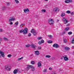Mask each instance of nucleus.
I'll return each mask as SVG.
<instances>
[{"mask_svg": "<svg viewBox=\"0 0 74 74\" xmlns=\"http://www.w3.org/2000/svg\"><path fill=\"white\" fill-rule=\"evenodd\" d=\"M31 68H32V71H34L35 70V68H34V67H33L32 66V67H31Z\"/></svg>", "mask_w": 74, "mask_h": 74, "instance_id": "obj_19", "label": "nucleus"}, {"mask_svg": "<svg viewBox=\"0 0 74 74\" xmlns=\"http://www.w3.org/2000/svg\"><path fill=\"white\" fill-rule=\"evenodd\" d=\"M69 25H70V24H67L66 25V26H69Z\"/></svg>", "mask_w": 74, "mask_h": 74, "instance_id": "obj_55", "label": "nucleus"}, {"mask_svg": "<svg viewBox=\"0 0 74 74\" xmlns=\"http://www.w3.org/2000/svg\"><path fill=\"white\" fill-rule=\"evenodd\" d=\"M42 38V37H38L37 38V39L40 40H41Z\"/></svg>", "mask_w": 74, "mask_h": 74, "instance_id": "obj_34", "label": "nucleus"}, {"mask_svg": "<svg viewBox=\"0 0 74 74\" xmlns=\"http://www.w3.org/2000/svg\"><path fill=\"white\" fill-rule=\"evenodd\" d=\"M53 11L54 12H56L57 11H59V9L58 8H55L54 9Z\"/></svg>", "mask_w": 74, "mask_h": 74, "instance_id": "obj_8", "label": "nucleus"}, {"mask_svg": "<svg viewBox=\"0 0 74 74\" xmlns=\"http://www.w3.org/2000/svg\"><path fill=\"white\" fill-rule=\"evenodd\" d=\"M7 56L8 57V58H10L12 56V55H11V54H9Z\"/></svg>", "mask_w": 74, "mask_h": 74, "instance_id": "obj_30", "label": "nucleus"}, {"mask_svg": "<svg viewBox=\"0 0 74 74\" xmlns=\"http://www.w3.org/2000/svg\"><path fill=\"white\" fill-rule=\"evenodd\" d=\"M61 16H65V13L64 12L62 13Z\"/></svg>", "mask_w": 74, "mask_h": 74, "instance_id": "obj_20", "label": "nucleus"}, {"mask_svg": "<svg viewBox=\"0 0 74 74\" xmlns=\"http://www.w3.org/2000/svg\"><path fill=\"white\" fill-rule=\"evenodd\" d=\"M30 46H31L32 48L34 49H35L36 48V46L34 45V44H32L30 45Z\"/></svg>", "mask_w": 74, "mask_h": 74, "instance_id": "obj_7", "label": "nucleus"}, {"mask_svg": "<svg viewBox=\"0 0 74 74\" xmlns=\"http://www.w3.org/2000/svg\"><path fill=\"white\" fill-rule=\"evenodd\" d=\"M31 32L34 34V36H36L37 35V33H36V32L34 29L31 30Z\"/></svg>", "mask_w": 74, "mask_h": 74, "instance_id": "obj_2", "label": "nucleus"}, {"mask_svg": "<svg viewBox=\"0 0 74 74\" xmlns=\"http://www.w3.org/2000/svg\"><path fill=\"white\" fill-rule=\"evenodd\" d=\"M31 67H32V65H29L27 66V67L26 68V70H29V69H30V68H31Z\"/></svg>", "mask_w": 74, "mask_h": 74, "instance_id": "obj_12", "label": "nucleus"}, {"mask_svg": "<svg viewBox=\"0 0 74 74\" xmlns=\"http://www.w3.org/2000/svg\"><path fill=\"white\" fill-rule=\"evenodd\" d=\"M49 70H52V68H49Z\"/></svg>", "mask_w": 74, "mask_h": 74, "instance_id": "obj_48", "label": "nucleus"}, {"mask_svg": "<svg viewBox=\"0 0 74 74\" xmlns=\"http://www.w3.org/2000/svg\"><path fill=\"white\" fill-rule=\"evenodd\" d=\"M10 18H11V19H9V22H11V21H14L15 20V18H13V17L12 18L10 17Z\"/></svg>", "mask_w": 74, "mask_h": 74, "instance_id": "obj_14", "label": "nucleus"}, {"mask_svg": "<svg viewBox=\"0 0 74 74\" xmlns=\"http://www.w3.org/2000/svg\"><path fill=\"white\" fill-rule=\"evenodd\" d=\"M48 21L49 23V24L51 25H53V23H54V21L52 19H49Z\"/></svg>", "mask_w": 74, "mask_h": 74, "instance_id": "obj_1", "label": "nucleus"}, {"mask_svg": "<svg viewBox=\"0 0 74 74\" xmlns=\"http://www.w3.org/2000/svg\"><path fill=\"white\" fill-rule=\"evenodd\" d=\"M71 2H73L74 1L71 0H69V3H71Z\"/></svg>", "mask_w": 74, "mask_h": 74, "instance_id": "obj_35", "label": "nucleus"}, {"mask_svg": "<svg viewBox=\"0 0 74 74\" xmlns=\"http://www.w3.org/2000/svg\"><path fill=\"white\" fill-rule=\"evenodd\" d=\"M23 58V57H22L21 58H20L18 59V60H20L21 59H22Z\"/></svg>", "mask_w": 74, "mask_h": 74, "instance_id": "obj_32", "label": "nucleus"}, {"mask_svg": "<svg viewBox=\"0 0 74 74\" xmlns=\"http://www.w3.org/2000/svg\"><path fill=\"white\" fill-rule=\"evenodd\" d=\"M53 47L54 48H57L59 47V45L56 43H55L53 45Z\"/></svg>", "mask_w": 74, "mask_h": 74, "instance_id": "obj_4", "label": "nucleus"}, {"mask_svg": "<svg viewBox=\"0 0 74 74\" xmlns=\"http://www.w3.org/2000/svg\"><path fill=\"white\" fill-rule=\"evenodd\" d=\"M45 0V1H48V0Z\"/></svg>", "mask_w": 74, "mask_h": 74, "instance_id": "obj_58", "label": "nucleus"}, {"mask_svg": "<svg viewBox=\"0 0 74 74\" xmlns=\"http://www.w3.org/2000/svg\"><path fill=\"white\" fill-rule=\"evenodd\" d=\"M61 59L62 60L63 59V58H61Z\"/></svg>", "mask_w": 74, "mask_h": 74, "instance_id": "obj_59", "label": "nucleus"}, {"mask_svg": "<svg viewBox=\"0 0 74 74\" xmlns=\"http://www.w3.org/2000/svg\"><path fill=\"white\" fill-rule=\"evenodd\" d=\"M2 10H5V7H3L2 8Z\"/></svg>", "mask_w": 74, "mask_h": 74, "instance_id": "obj_36", "label": "nucleus"}, {"mask_svg": "<svg viewBox=\"0 0 74 74\" xmlns=\"http://www.w3.org/2000/svg\"><path fill=\"white\" fill-rule=\"evenodd\" d=\"M28 36H29V37H30V36H31V34H30V33H29L28 34Z\"/></svg>", "mask_w": 74, "mask_h": 74, "instance_id": "obj_46", "label": "nucleus"}, {"mask_svg": "<svg viewBox=\"0 0 74 74\" xmlns=\"http://www.w3.org/2000/svg\"><path fill=\"white\" fill-rule=\"evenodd\" d=\"M47 69H45V70L43 71V72H45H45H47Z\"/></svg>", "mask_w": 74, "mask_h": 74, "instance_id": "obj_49", "label": "nucleus"}, {"mask_svg": "<svg viewBox=\"0 0 74 74\" xmlns=\"http://www.w3.org/2000/svg\"><path fill=\"white\" fill-rule=\"evenodd\" d=\"M0 54H1V56L3 58L4 57V53L3 52H2L1 51H0Z\"/></svg>", "mask_w": 74, "mask_h": 74, "instance_id": "obj_6", "label": "nucleus"}, {"mask_svg": "<svg viewBox=\"0 0 74 74\" xmlns=\"http://www.w3.org/2000/svg\"><path fill=\"white\" fill-rule=\"evenodd\" d=\"M52 74H55V73L53 72H52Z\"/></svg>", "mask_w": 74, "mask_h": 74, "instance_id": "obj_54", "label": "nucleus"}, {"mask_svg": "<svg viewBox=\"0 0 74 74\" xmlns=\"http://www.w3.org/2000/svg\"><path fill=\"white\" fill-rule=\"evenodd\" d=\"M10 2H7V5H8V6H9V5H10Z\"/></svg>", "mask_w": 74, "mask_h": 74, "instance_id": "obj_42", "label": "nucleus"}, {"mask_svg": "<svg viewBox=\"0 0 74 74\" xmlns=\"http://www.w3.org/2000/svg\"><path fill=\"white\" fill-rule=\"evenodd\" d=\"M5 69H6V70H8L10 71V68L9 69V67L8 65H6L5 66Z\"/></svg>", "mask_w": 74, "mask_h": 74, "instance_id": "obj_15", "label": "nucleus"}, {"mask_svg": "<svg viewBox=\"0 0 74 74\" xmlns=\"http://www.w3.org/2000/svg\"><path fill=\"white\" fill-rule=\"evenodd\" d=\"M52 60H55V57H53L51 58Z\"/></svg>", "mask_w": 74, "mask_h": 74, "instance_id": "obj_41", "label": "nucleus"}, {"mask_svg": "<svg viewBox=\"0 0 74 74\" xmlns=\"http://www.w3.org/2000/svg\"><path fill=\"white\" fill-rule=\"evenodd\" d=\"M25 30V29H21V30H20L19 31V32L22 33H23V32H24V31Z\"/></svg>", "mask_w": 74, "mask_h": 74, "instance_id": "obj_17", "label": "nucleus"}, {"mask_svg": "<svg viewBox=\"0 0 74 74\" xmlns=\"http://www.w3.org/2000/svg\"><path fill=\"white\" fill-rule=\"evenodd\" d=\"M1 42L0 41V43Z\"/></svg>", "mask_w": 74, "mask_h": 74, "instance_id": "obj_61", "label": "nucleus"}, {"mask_svg": "<svg viewBox=\"0 0 74 74\" xmlns=\"http://www.w3.org/2000/svg\"><path fill=\"white\" fill-rule=\"evenodd\" d=\"M2 41V39L1 38H0V41Z\"/></svg>", "mask_w": 74, "mask_h": 74, "instance_id": "obj_53", "label": "nucleus"}, {"mask_svg": "<svg viewBox=\"0 0 74 74\" xmlns=\"http://www.w3.org/2000/svg\"><path fill=\"white\" fill-rule=\"evenodd\" d=\"M10 25H12V24H13V23H12V22H11L10 23Z\"/></svg>", "mask_w": 74, "mask_h": 74, "instance_id": "obj_52", "label": "nucleus"}, {"mask_svg": "<svg viewBox=\"0 0 74 74\" xmlns=\"http://www.w3.org/2000/svg\"><path fill=\"white\" fill-rule=\"evenodd\" d=\"M41 47H38V49H41Z\"/></svg>", "mask_w": 74, "mask_h": 74, "instance_id": "obj_51", "label": "nucleus"}, {"mask_svg": "<svg viewBox=\"0 0 74 74\" xmlns=\"http://www.w3.org/2000/svg\"><path fill=\"white\" fill-rule=\"evenodd\" d=\"M72 48H74V46H72Z\"/></svg>", "mask_w": 74, "mask_h": 74, "instance_id": "obj_57", "label": "nucleus"}, {"mask_svg": "<svg viewBox=\"0 0 74 74\" xmlns=\"http://www.w3.org/2000/svg\"><path fill=\"white\" fill-rule=\"evenodd\" d=\"M66 3H69V0H66L65 1Z\"/></svg>", "mask_w": 74, "mask_h": 74, "instance_id": "obj_22", "label": "nucleus"}, {"mask_svg": "<svg viewBox=\"0 0 74 74\" xmlns=\"http://www.w3.org/2000/svg\"><path fill=\"white\" fill-rule=\"evenodd\" d=\"M38 42V44H39L40 45H41V43H42L41 41H39Z\"/></svg>", "mask_w": 74, "mask_h": 74, "instance_id": "obj_44", "label": "nucleus"}, {"mask_svg": "<svg viewBox=\"0 0 74 74\" xmlns=\"http://www.w3.org/2000/svg\"><path fill=\"white\" fill-rule=\"evenodd\" d=\"M30 46H31L30 45H29V44H28L27 45H26L25 47H30Z\"/></svg>", "mask_w": 74, "mask_h": 74, "instance_id": "obj_26", "label": "nucleus"}, {"mask_svg": "<svg viewBox=\"0 0 74 74\" xmlns=\"http://www.w3.org/2000/svg\"><path fill=\"white\" fill-rule=\"evenodd\" d=\"M47 42L49 44H51V43L53 42V41L51 40H49L47 41Z\"/></svg>", "mask_w": 74, "mask_h": 74, "instance_id": "obj_18", "label": "nucleus"}, {"mask_svg": "<svg viewBox=\"0 0 74 74\" xmlns=\"http://www.w3.org/2000/svg\"><path fill=\"white\" fill-rule=\"evenodd\" d=\"M31 63L32 64H34V62L33 61H31Z\"/></svg>", "mask_w": 74, "mask_h": 74, "instance_id": "obj_31", "label": "nucleus"}, {"mask_svg": "<svg viewBox=\"0 0 74 74\" xmlns=\"http://www.w3.org/2000/svg\"><path fill=\"white\" fill-rule=\"evenodd\" d=\"M68 34L69 35H70V34H72V32H68Z\"/></svg>", "mask_w": 74, "mask_h": 74, "instance_id": "obj_27", "label": "nucleus"}, {"mask_svg": "<svg viewBox=\"0 0 74 74\" xmlns=\"http://www.w3.org/2000/svg\"><path fill=\"white\" fill-rule=\"evenodd\" d=\"M24 12H29V9H28V8H27L26 9H24Z\"/></svg>", "mask_w": 74, "mask_h": 74, "instance_id": "obj_9", "label": "nucleus"}, {"mask_svg": "<svg viewBox=\"0 0 74 74\" xmlns=\"http://www.w3.org/2000/svg\"><path fill=\"white\" fill-rule=\"evenodd\" d=\"M42 12H46V10H42Z\"/></svg>", "mask_w": 74, "mask_h": 74, "instance_id": "obj_37", "label": "nucleus"}, {"mask_svg": "<svg viewBox=\"0 0 74 74\" xmlns=\"http://www.w3.org/2000/svg\"><path fill=\"white\" fill-rule=\"evenodd\" d=\"M23 30H25L24 32H23V34H26L27 33V28H25Z\"/></svg>", "mask_w": 74, "mask_h": 74, "instance_id": "obj_5", "label": "nucleus"}, {"mask_svg": "<svg viewBox=\"0 0 74 74\" xmlns=\"http://www.w3.org/2000/svg\"><path fill=\"white\" fill-rule=\"evenodd\" d=\"M71 12L70 11L68 10L66 11V13H67V14H70Z\"/></svg>", "mask_w": 74, "mask_h": 74, "instance_id": "obj_25", "label": "nucleus"}, {"mask_svg": "<svg viewBox=\"0 0 74 74\" xmlns=\"http://www.w3.org/2000/svg\"><path fill=\"white\" fill-rule=\"evenodd\" d=\"M15 1L16 2V3H18L19 1L17 0H15Z\"/></svg>", "mask_w": 74, "mask_h": 74, "instance_id": "obj_45", "label": "nucleus"}, {"mask_svg": "<svg viewBox=\"0 0 74 74\" xmlns=\"http://www.w3.org/2000/svg\"><path fill=\"white\" fill-rule=\"evenodd\" d=\"M73 52L74 53V52Z\"/></svg>", "mask_w": 74, "mask_h": 74, "instance_id": "obj_62", "label": "nucleus"}, {"mask_svg": "<svg viewBox=\"0 0 74 74\" xmlns=\"http://www.w3.org/2000/svg\"><path fill=\"white\" fill-rule=\"evenodd\" d=\"M48 37H50V38H52V37H53V36H52V35H48Z\"/></svg>", "mask_w": 74, "mask_h": 74, "instance_id": "obj_24", "label": "nucleus"}, {"mask_svg": "<svg viewBox=\"0 0 74 74\" xmlns=\"http://www.w3.org/2000/svg\"><path fill=\"white\" fill-rule=\"evenodd\" d=\"M65 49L66 51H68L69 49H70L68 47H65Z\"/></svg>", "mask_w": 74, "mask_h": 74, "instance_id": "obj_16", "label": "nucleus"}, {"mask_svg": "<svg viewBox=\"0 0 74 74\" xmlns=\"http://www.w3.org/2000/svg\"><path fill=\"white\" fill-rule=\"evenodd\" d=\"M39 53H40L39 51H35V55H39Z\"/></svg>", "mask_w": 74, "mask_h": 74, "instance_id": "obj_10", "label": "nucleus"}, {"mask_svg": "<svg viewBox=\"0 0 74 74\" xmlns=\"http://www.w3.org/2000/svg\"><path fill=\"white\" fill-rule=\"evenodd\" d=\"M71 15H73L74 14V13L73 12H72L70 13Z\"/></svg>", "mask_w": 74, "mask_h": 74, "instance_id": "obj_33", "label": "nucleus"}, {"mask_svg": "<svg viewBox=\"0 0 74 74\" xmlns=\"http://www.w3.org/2000/svg\"><path fill=\"white\" fill-rule=\"evenodd\" d=\"M0 58H1V55H0Z\"/></svg>", "mask_w": 74, "mask_h": 74, "instance_id": "obj_60", "label": "nucleus"}, {"mask_svg": "<svg viewBox=\"0 0 74 74\" xmlns=\"http://www.w3.org/2000/svg\"><path fill=\"white\" fill-rule=\"evenodd\" d=\"M66 34V32H63L62 33V35H64Z\"/></svg>", "mask_w": 74, "mask_h": 74, "instance_id": "obj_39", "label": "nucleus"}, {"mask_svg": "<svg viewBox=\"0 0 74 74\" xmlns=\"http://www.w3.org/2000/svg\"><path fill=\"white\" fill-rule=\"evenodd\" d=\"M4 39L6 41L7 40V38H4Z\"/></svg>", "mask_w": 74, "mask_h": 74, "instance_id": "obj_47", "label": "nucleus"}, {"mask_svg": "<svg viewBox=\"0 0 74 74\" xmlns=\"http://www.w3.org/2000/svg\"><path fill=\"white\" fill-rule=\"evenodd\" d=\"M59 20H57V22H59Z\"/></svg>", "mask_w": 74, "mask_h": 74, "instance_id": "obj_56", "label": "nucleus"}, {"mask_svg": "<svg viewBox=\"0 0 74 74\" xmlns=\"http://www.w3.org/2000/svg\"><path fill=\"white\" fill-rule=\"evenodd\" d=\"M38 67L41 66V62H38Z\"/></svg>", "mask_w": 74, "mask_h": 74, "instance_id": "obj_13", "label": "nucleus"}, {"mask_svg": "<svg viewBox=\"0 0 74 74\" xmlns=\"http://www.w3.org/2000/svg\"><path fill=\"white\" fill-rule=\"evenodd\" d=\"M3 29H0V32H3Z\"/></svg>", "mask_w": 74, "mask_h": 74, "instance_id": "obj_50", "label": "nucleus"}, {"mask_svg": "<svg viewBox=\"0 0 74 74\" xmlns=\"http://www.w3.org/2000/svg\"><path fill=\"white\" fill-rule=\"evenodd\" d=\"M46 58H49L51 57V56L50 55H46Z\"/></svg>", "mask_w": 74, "mask_h": 74, "instance_id": "obj_23", "label": "nucleus"}, {"mask_svg": "<svg viewBox=\"0 0 74 74\" xmlns=\"http://www.w3.org/2000/svg\"><path fill=\"white\" fill-rule=\"evenodd\" d=\"M72 44H74V38L72 40Z\"/></svg>", "mask_w": 74, "mask_h": 74, "instance_id": "obj_38", "label": "nucleus"}, {"mask_svg": "<svg viewBox=\"0 0 74 74\" xmlns=\"http://www.w3.org/2000/svg\"><path fill=\"white\" fill-rule=\"evenodd\" d=\"M70 28H69V27H67L65 29V30H66V31H68V30H69V29Z\"/></svg>", "mask_w": 74, "mask_h": 74, "instance_id": "obj_21", "label": "nucleus"}, {"mask_svg": "<svg viewBox=\"0 0 74 74\" xmlns=\"http://www.w3.org/2000/svg\"><path fill=\"white\" fill-rule=\"evenodd\" d=\"M64 41L65 43H66V42H67V40L66 39H64Z\"/></svg>", "mask_w": 74, "mask_h": 74, "instance_id": "obj_29", "label": "nucleus"}, {"mask_svg": "<svg viewBox=\"0 0 74 74\" xmlns=\"http://www.w3.org/2000/svg\"><path fill=\"white\" fill-rule=\"evenodd\" d=\"M63 58H64V59L65 61H67V60H69V58H67V56H62Z\"/></svg>", "mask_w": 74, "mask_h": 74, "instance_id": "obj_3", "label": "nucleus"}, {"mask_svg": "<svg viewBox=\"0 0 74 74\" xmlns=\"http://www.w3.org/2000/svg\"><path fill=\"white\" fill-rule=\"evenodd\" d=\"M23 25H25V24H21L20 26V27H22V26H23Z\"/></svg>", "mask_w": 74, "mask_h": 74, "instance_id": "obj_28", "label": "nucleus"}, {"mask_svg": "<svg viewBox=\"0 0 74 74\" xmlns=\"http://www.w3.org/2000/svg\"><path fill=\"white\" fill-rule=\"evenodd\" d=\"M41 41L42 43H44V40H41Z\"/></svg>", "mask_w": 74, "mask_h": 74, "instance_id": "obj_43", "label": "nucleus"}, {"mask_svg": "<svg viewBox=\"0 0 74 74\" xmlns=\"http://www.w3.org/2000/svg\"><path fill=\"white\" fill-rule=\"evenodd\" d=\"M63 21L64 22L66 21V22L64 23L65 24H66L69 21H68V20H66V18H63Z\"/></svg>", "mask_w": 74, "mask_h": 74, "instance_id": "obj_11", "label": "nucleus"}, {"mask_svg": "<svg viewBox=\"0 0 74 74\" xmlns=\"http://www.w3.org/2000/svg\"><path fill=\"white\" fill-rule=\"evenodd\" d=\"M15 25H18V21H17L15 23Z\"/></svg>", "mask_w": 74, "mask_h": 74, "instance_id": "obj_40", "label": "nucleus"}]
</instances>
